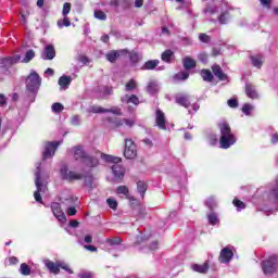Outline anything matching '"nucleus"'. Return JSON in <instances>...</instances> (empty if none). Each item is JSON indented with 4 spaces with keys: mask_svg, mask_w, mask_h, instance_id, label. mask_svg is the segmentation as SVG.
Returning a JSON list of instances; mask_svg holds the SVG:
<instances>
[{
    "mask_svg": "<svg viewBox=\"0 0 278 278\" xmlns=\"http://www.w3.org/2000/svg\"><path fill=\"white\" fill-rule=\"evenodd\" d=\"M261 266L264 275H275L278 266L277 255L269 256L267 260L262 262Z\"/></svg>",
    "mask_w": 278,
    "mask_h": 278,
    "instance_id": "f03ea898",
    "label": "nucleus"
},
{
    "mask_svg": "<svg viewBox=\"0 0 278 278\" xmlns=\"http://www.w3.org/2000/svg\"><path fill=\"white\" fill-rule=\"evenodd\" d=\"M83 163H85L89 168H97V166H99V159L87 155V157H85V161H83Z\"/></svg>",
    "mask_w": 278,
    "mask_h": 278,
    "instance_id": "393cba45",
    "label": "nucleus"
},
{
    "mask_svg": "<svg viewBox=\"0 0 278 278\" xmlns=\"http://www.w3.org/2000/svg\"><path fill=\"white\" fill-rule=\"evenodd\" d=\"M35 176H36L35 186L37 188V190L34 192L35 201H37V203H42V195H40V192H42V178H41L39 167L37 168Z\"/></svg>",
    "mask_w": 278,
    "mask_h": 278,
    "instance_id": "423d86ee",
    "label": "nucleus"
},
{
    "mask_svg": "<svg viewBox=\"0 0 278 278\" xmlns=\"http://www.w3.org/2000/svg\"><path fill=\"white\" fill-rule=\"evenodd\" d=\"M271 194L278 201V178L276 179L275 187L271 189Z\"/></svg>",
    "mask_w": 278,
    "mask_h": 278,
    "instance_id": "5fc2aeb1",
    "label": "nucleus"
},
{
    "mask_svg": "<svg viewBox=\"0 0 278 278\" xmlns=\"http://www.w3.org/2000/svg\"><path fill=\"white\" fill-rule=\"evenodd\" d=\"M124 157H126V160H136V157H138V147L136 142L129 138L125 140Z\"/></svg>",
    "mask_w": 278,
    "mask_h": 278,
    "instance_id": "20e7f679",
    "label": "nucleus"
},
{
    "mask_svg": "<svg viewBox=\"0 0 278 278\" xmlns=\"http://www.w3.org/2000/svg\"><path fill=\"white\" fill-rule=\"evenodd\" d=\"M77 203H79V199L75 195L65 199V205H77Z\"/></svg>",
    "mask_w": 278,
    "mask_h": 278,
    "instance_id": "a19ab883",
    "label": "nucleus"
},
{
    "mask_svg": "<svg viewBox=\"0 0 278 278\" xmlns=\"http://www.w3.org/2000/svg\"><path fill=\"white\" fill-rule=\"evenodd\" d=\"M52 214L60 223H66V215L62 211V205L59 202H53L51 204Z\"/></svg>",
    "mask_w": 278,
    "mask_h": 278,
    "instance_id": "1a4fd4ad",
    "label": "nucleus"
},
{
    "mask_svg": "<svg viewBox=\"0 0 278 278\" xmlns=\"http://www.w3.org/2000/svg\"><path fill=\"white\" fill-rule=\"evenodd\" d=\"M155 123L159 129H166V115L160 109L156 110L155 113Z\"/></svg>",
    "mask_w": 278,
    "mask_h": 278,
    "instance_id": "9b49d317",
    "label": "nucleus"
},
{
    "mask_svg": "<svg viewBox=\"0 0 278 278\" xmlns=\"http://www.w3.org/2000/svg\"><path fill=\"white\" fill-rule=\"evenodd\" d=\"M123 103H131L132 105H140V98L136 94H125L124 98H122Z\"/></svg>",
    "mask_w": 278,
    "mask_h": 278,
    "instance_id": "6ab92c4d",
    "label": "nucleus"
},
{
    "mask_svg": "<svg viewBox=\"0 0 278 278\" xmlns=\"http://www.w3.org/2000/svg\"><path fill=\"white\" fill-rule=\"evenodd\" d=\"M64 177L67 181H79L80 179H84V175L75 172H68Z\"/></svg>",
    "mask_w": 278,
    "mask_h": 278,
    "instance_id": "bb28decb",
    "label": "nucleus"
},
{
    "mask_svg": "<svg viewBox=\"0 0 278 278\" xmlns=\"http://www.w3.org/2000/svg\"><path fill=\"white\" fill-rule=\"evenodd\" d=\"M261 5H263L266 10H270L273 5V0H258Z\"/></svg>",
    "mask_w": 278,
    "mask_h": 278,
    "instance_id": "603ef678",
    "label": "nucleus"
},
{
    "mask_svg": "<svg viewBox=\"0 0 278 278\" xmlns=\"http://www.w3.org/2000/svg\"><path fill=\"white\" fill-rule=\"evenodd\" d=\"M40 84H42V79H40V75L36 72H31L26 78V88L29 92H36L40 88Z\"/></svg>",
    "mask_w": 278,
    "mask_h": 278,
    "instance_id": "7ed1b4c3",
    "label": "nucleus"
},
{
    "mask_svg": "<svg viewBox=\"0 0 278 278\" xmlns=\"http://www.w3.org/2000/svg\"><path fill=\"white\" fill-rule=\"evenodd\" d=\"M59 266L60 268H62V270L68 273V275H73V269H71V266H68V264L59 261Z\"/></svg>",
    "mask_w": 278,
    "mask_h": 278,
    "instance_id": "49530a36",
    "label": "nucleus"
},
{
    "mask_svg": "<svg viewBox=\"0 0 278 278\" xmlns=\"http://www.w3.org/2000/svg\"><path fill=\"white\" fill-rule=\"evenodd\" d=\"M212 72L215 75V77L219 79V81H227V79H229V76L225 74V72L223 71V67H220V65L218 64H215L212 66Z\"/></svg>",
    "mask_w": 278,
    "mask_h": 278,
    "instance_id": "f8f14e48",
    "label": "nucleus"
},
{
    "mask_svg": "<svg viewBox=\"0 0 278 278\" xmlns=\"http://www.w3.org/2000/svg\"><path fill=\"white\" fill-rule=\"evenodd\" d=\"M113 93H114V89L112 87H105L104 94H113Z\"/></svg>",
    "mask_w": 278,
    "mask_h": 278,
    "instance_id": "338daca9",
    "label": "nucleus"
},
{
    "mask_svg": "<svg viewBox=\"0 0 278 278\" xmlns=\"http://www.w3.org/2000/svg\"><path fill=\"white\" fill-rule=\"evenodd\" d=\"M245 94L249 97V99H257L258 97L257 90L252 84H245Z\"/></svg>",
    "mask_w": 278,
    "mask_h": 278,
    "instance_id": "412c9836",
    "label": "nucleus"
},
{
    "mask_svg": "<svg viewBox=\"0 0 278 278\" xmlns=\"http://www.w3.org/2000/svg\"><path fill=\"white\" fill-rule=\"evenodd\" d=\"M64 110V105L60 102H55L52 104V112H54L55 114H60L61 112H63Z\"/></svg>",
    "mask_w": 278,
    "mask_h": 278,
    "instance_id": "ea45409f",
    "label": "nucleus"
},
{
    "mask_svg": "<svg viewBox=\"0 0 278 278\" xmlns=\"http://www.w3.org/2000/svg\"><path fill=\"white\" fill-rule=\"evenodd\" d=\"M227 103H228L229 108H238L237 99H229Z\"/></svg>",
    "mask_w": 278,
    "mask_h": 278,
    "instance_id": "4d7b16f0",
    "label": "nucleus"
},
{
    "mask_svg": "<svg viewBox=\"0 0 278 278\" xmlns=\"http://www.w3.org/2000/svg\"><path fill=\"white\" fill-rule=\"evenodd\" d=\"M79 62H81L83 64H88V62H89L88 56H86V55L79 56Z\"/></svg>",
    "mask_w": 278,
    "mask_h": 278,
    "instance_id": "69168bd1",
    "label": "nucleus"
},
{
    "mask_svg": "<svg viewBox=\"0 0 278 278\" xmlns=\"http://www.w3.org/2000/svg\"><path fill=\"white\" fill-rule=\"evenodd\" d=\"M250 60L252 62V65L255 66V68H262L264 64V55L262 54L251 55Z\"/></svg>",
    "mask_w": 278,
    "mask_h": 278,
    "instance_id": "aec40b11",
    "label": "nucleus"
},
{
    "mask_svg": "<svg viewBox=\"0 0 278 278\" xmlns=\"http://www.w3.org/2000/svg\"><path fill=\"white\" fill-rule=\"evenodd\" d=\"M204 14H211L214 15L216 14V9L212 8V5H207L204 10H203Z\"/></svg>",
    "mask_w": 278,
    "mask_h": 278,
    "instance_id": "864d4df0",
    "label": "nucleus"
},
{
    "mask_svg": "<svg viewBox=\"0 0 278 278\" xmlns=\"http://www.w3.org/2000/svg\"><path fill=\"white\" fill-rule=\"evenodd\" d=\"M111 168L115 179L123 180V177H125V167L116 163V164H113Z\"/></svg>",
    "mask_w": 278,
    "mask_h": 278,
    "instance_id": "ddd939ff",
    "label": "nucleus"
},
{
    "mask_svg": "<svg viewBox=\"0 0 278 278\" xmlns=\"http://www.w3.org/2000/svg\"><path fill=\"white\" fill-rule=\"evenodd\" d=\"M159 64H160V60L147 61L141 67V71H154V68H157Z\"/></svg>",
    "mask_w": 278,
    "mask_h": 278,
    "instance_id": "b1692460",
    "label": "nucleus"
},
{
    "mask_svg": "<svg viewBox=\"0 0 278 278\" xmlns=\"http://www.w3.org/2000/svg\"><path fill=\"white\" fill-rule=\"evenodd\" d=\"M148 188L149 187H148L147 182H144L142 180H139L137 182V190H138L139 194H140L141 199H144V194H146Z\"/></svg>",
    "mask_w": 278,
    "mask_h": 278,
    "instance_id": "c756f323",
    "label": "nucleus"
},
{
    "mask_svg": "<svg viewBox=\"0 0 278 278\" xmlns=\"http://www.w3.org/2000/svg\"><path fill=\"white\" fill-rule=\"evenodd\" d=\"M117 194H125L128 201H136V198L129 195V188L127 186H118L116 189Z\"/></svg>",
    "mask_w": 278,
    "mask_h": 278,
    "instance_id": "a878e982",
    "label": "nucleus"
},
{
    "mask_svg": "<svg viewBox=\"0 0 278 278\" xmlns=\"http://www.w3.org/2000/svg\"><path fill=\"white\" fill-rule=\"evenodd\" d=\"M33 58H36V52L34 50L26 51L24 62L28 63L31 62Z\"/></svg>",
    "mask_w": 278,
    "mask_h": 278,
    "instance_id": "37998d69",
    "label": "nucleus"
},
{
    "mask_svg": "<svg viewBox=\"0 0 278 278\" xmlns=\"http://www.w3.org/2000/svg\"><path fill=\"white\" fill-rule=\"evenodd\" d=\"M175 101L178 105H181V108H190V98L186 94H178L175 98Z\"/></svg>",
    "mask_w": 278,
    "mask_h": 278,
    "instance_id": "4468645a",
    "label": "nucleus"
},
{
    "mask_svg": "<svg viewBox=\"0 0 278 278\" xmlns=\"http://www.w3.org/2000/svg\"><path fill=\"white\" fill-rule=\"evenodd\" d=\"M0 64L4 68H10V66H13V64H14V58H12V56L3 58V59H1Z\"/></svg>",
    "mask_w": 278,
    "mask_h": 278,
    "instance_id": "473e14b6",
    "label": "nucleus"
},
{
    "mask_svg": "<svg viewBox=\"0 0 278 278\" xmlns=\"http://www.w3.org/2000/svg\"><path fill=\"white\" fill-rule=\"evenodd\" d=\"M232 205H235V207H238V210H244V207H247L244 202H242L241 200H238V199H235L232 201Z\"/></svg>",
    "mask_w": 278,
    "mask_h": 278,
    "instance_id": "de8ad7c7",
    "label": "nucleus"
},
{
    "mask_svg": "<svg viewBox=\"0 0 278 278\" xmlns=\"http://www.w3.org/2000/svg\"><path fill=\"white\" fill-rule=\"evenodd\" d=\"M75 214H77V208H75V206H70L67 208V215L68 216H75Z\"/></svg>",
    "mask_w": 278,
    "mask_h": 278,
    "instance_id": "13d9d810",
    "label": "nucleus"
},
{
    "mask_svg": "<svg viewBox=\"0 0 278 278\" xmlns=\"http://www.w3.org/2000/svg\"><path fill=\"white\" fill-rule=\"evenodd\" d=\"M46 267L52 275H60V261L53 263V261L46 262Z\"/></svg>",
    "mask_w": 278,
    "mask_h": 278,
    "instance_id": "dca6fc26",
    "label": "nucleus"
},
{
    "mask_svg": "<svg viewBox=\"0 0 278 278\" xmlns=\"http://www.w3.org/2000/svg\"><path fill=\"white\" fill-rule=\"evenodd\" d=\"M94 17L98 18V21H106L108 20V15L105 14V12H103L101 10L94 11Z\"/></svg>",
    "mask_w": 278,
    "mask_h": 278,
    "instance_id": "79ce46f5",
    "label": "nucleus"
},
{
    "mask_svg": "<svg viewBox=\"0 0 278 278\" xmlns=\"http://www.w3.org/2000/svg\"><path fill=\"white\" fill-rule=\"evenodd\" d=\"M123 242V239L121 237H114L111 239H106V244H110V247H116Z\"/></svg>",
    "mask_w": 278,
    "mask_h": 278,
    "instance_id": "58836bf2",
    "label": "nucleus"
},
{
    "mask_svg": "<svg viewBox=\"0 0 278 278\" xmlns=\"http://www.w3.org/2000/svg\"><path fill=\"white\" fill-rule=\"evenodd\" d=\"M159 244L160 243L157 241H153L150 245L151 251H157Z\"/></svg>",
    "mask_w": 278,
    "mask_h": 278,
    "instance_id": "0e129e2a",
    "label": "nucleus"
},
{
    "mask_svg": "<svg viewBox=\"0 0 278 278\" xmlns=\"http://www.w3.org/2000/svg\"><path fill=\"white\" fill-rule=\"evenodd\" d=\"M55 58V47L53 45H48L43 50V60H53Z\"/></svg>",
    "mask_w": 278,
    "mask_h": 278,
    "instance_id": "f3484780",
    "label": "nucleus"
},
{
    "mask_svg": "<svg viewBox=\"0 0 278 278\" xmlns=\"http://www.w3.org/2000/svg\"><path fill=\"white\" fill-rule=\"evenodd\" d=\"M58 27L62 29V27H71V20L68 18V15L64 16L63 20L58 21Z\"/></svg>",
    "mask_w": 278,
    "mask_h": 278,
    "instance_id": "4c0bfd02",
    "label": "nucleus"
},
{
    "mask_svg": "<svg viewBox=\"0 0 278 278\" xmlns=\"http://www.w3.org/2000/svg\"><path fill=\"white\" fill-rule=\"evenodd\" d=\"M70 227H73V229H77V227H79V222H77L75 219H71Z\"/></svg>",
    "mask_w": 278,
    "mask_h": 278,
    "instance_id": "052dcab7",
    "label": "nucleus"
},
{
    "mask_svg": "<svg viewBox=\"0 0 278 278\" xmlns=\"http://www.w3.org/2000/svg\"><path fill=\"white\" fill-rule=\"evenodd\" d=\"M90 112H92V114H115L116 116H122L123 114L118 108L103 109L97 105L91 106Z\"/></svg>",
    "mask_w": 278,
    "mask_h": 278,
    "instance_id": "0eeeda50",
    "label": "nucleus"
},
{
    "mask_svg": "<svg viewBox=\"0 0 278 278\" xmlns=\"http://www.w3.org/2000/svg\"><path fill=\"white\" fill-rule=\"evenodd\" d=\"M271 142H273V144H277V142H278V134H274L273 135Z\"/></svg>",
    "mask_w": 278,
    "mask_h": 278,
    "instance_id": "774afa93",
    "label": "nucleus"
},
{
    "mask_svg": "<svg viewBox=\"0 0 278 278\" xmlns=\"http://www.w3.org/2000/svg\"><path fill=\"white\" fill-rule=\"evenodd\" d=\"M5 103H8L5 94L0 93V108H3V105H5Z\"/></svg>",
    "mask_w": 278,
    "mask_h": 278,
    "instance_id": "bf43d9fd",
    "label": "nucleus"
},
{
    "mask_svg": "<svg viewBox=\"0 0 278 278\" xmlns=\"http://www.w3.org/2000/svg\"><path fill=\"white\" fill-rule=\"evenodd\" d=\"M106 203H108L109 207H111V210H117V207H118V202H116V200H114V199H108Z\"/></svg>",
    "mask_w": 278,
    "mask_h": 278,
    "instance_id": "3c124183",
    "label": "nucleus"
},
{
    "mask_svg": "<svg viewBox=\"0 0 278 278\" xmlns=\"http://www.w3.org/2000/svg\"><path fill=\"white\" fill-rule=\"evenodd\" d=\"M207 219L210 225H216L218 223V216L216 215V213L208 214Z\"/></svg>",
    "mask_w": 278,
    "mask_h": 278,
    "instance_id": "c03bdc74",
    "label": "nucleus"
},
{
    "mask_svg": "<svg viewBox=\"0 0 278 278\" xmlns=\"http://www.w3.org/2000/svg\"><path fill=\"white\" fill-rule=\"evenodd\" d=\"M182 65L185 71H191V68H197V61L190 56H185L182 59Z\"/></svg>",
    "mask_w": 278,
    "mask_h": 278,
    "instance_id": "a211bd4d",
    "label": "nucleus"
},
{
    "mask_svg": "<svg viewBox=\"0 0 278 278\" xmlns=\"http://www.w3.org/2000/svg\"><path fill=\"white\" fill-rule=\"evenodd\" d=\"M188 77H190V73L188 72H179L177 74H175L174 79H177L178 81H186V79H188Z\"/></svg>",
    "mask_w": 278,
    "mask_h": 278,
    "instance_id": "e433bc0d",
    "label": "nucleus"
},
{
    "mask_svg": "<svg viewBox=\"0 0 278 278\" xmlns=\"http://www.w3.org/2000/svg\"><path fill=\"white\" fill-rule=\"evenodd\" d=\"M138 88V81L136 79H129L125 85V92H131Z\"/></svg>",
    "mask_w": 278,
    "mask_h": 278,
    "instance_id": "7c9ffc66",
    "label": "nucleus"
},
{
    "mask_svg": "<svg viewBox=\"0 0 278 278\" xmlns=\"http://www.w3.org/2000/svg\"><path fill=\"white\" fill-rule=\"evenodd\" d=\"M231 260H233V251L228 247L223 248L219 252L218 262L220 264H229Z\"/></svg>",
    "mask_w": 278,
    "mask_h": 278,
    "instance_id": "9d476101",
    "label": "nucleus"
},
{
    "mask_svg": "<svg viewBox=\"0 0 278 278\" xmlns=\"http://www.w3.org/2000/svg\"><path fill=\"white\" fill-rule=\"evenodd\" d=\"M59 147H60V142L48 141L45 146V151L42 153V160H51V157H53V155H55V152L58 151Z\"/></svg>",
    "mask_w": 278,
    "mask_h": 278,
    "instance_id": "39448f33",
    "label": "nucleus"
},
{
    "mask_svg": "<svg viewBox=\"0 0 278 278\" xmlns=\"http://www.w3.org/2000/svg\"><path fill=\"white\" fill-rule=\"evenodd\" d=\"M124 125H127V127H134L135 122L134 119L124 118Z\"/></svg>",
    "mask_w": 278,
    "mask_h": 278,
    "instance_id": "680f3d73",
    "label": "nucleus"
},
{
    "mask_svg": "<svg viewBox=\"0 0 278 278\" xmlns=\"http://www.w3.org/2000/svg\"><path fill=\"white\" fill-rule=\"evenodd\" d=\"M71 81H73L71 76L63 75L59 78V86L61 88H68L71 86Z\"/></svg>",
    "mask_w": 278,
    "mask_h": 278,
    "instance_id": "c85d7f7f",
    "label": "nucleus"
},
{
    "mask_svg": "<svg viewBox=\"0 0 278 278\" xmlns=\"http://www.w3.org/2000/svg\"><path fill=\"white\" fill-rule=\"evenodd\" d=\"M199 40L201 42H204L205 45H207V43H210V40H212V38L207 34H200L199 35Z\"/></svg>",
    "mask_w": 278,
    "mask_h": 278,
    "instance_id": "8fccbe9b",
    "label": "nucleus"
},
{
    "mask_svg": "<svg viewBox=\"0 0 278 278\" xmlns=\"http://www.w3.org/2000/svg\"><path fill=\"white\" fill-rule=\"evenodd\" d=\"M20 273L21 275H24L25 277L31 275V268L29 267V265H27V263H22L20 266Z\"/></svg>",
    "mask_w": 278,
    "mask_h": 278,
    "instance_id": "72a5a7b5",
    "label": "nucleus"
},
{
    "mask_svg": "<svg viewBox=\"0 0 278 278\" xmlns=\"http://www.w3.org/2000/svg\"><path fill=\"white\" fill-rule=\"evenodd\" d=\"M201 77L204 81H214V75L210 70H202Z\"/></svg>",
    "mask_w": 278,
    "mask_h": 278,
    "instance_id": "2f4dec72",
    "label": "nucleus"
},
{
    "mask_svg": "<svg viewBox=\"0 0 278 278\" xmlns=\"http://www.w3.org/2000/svg\"><path fill=\"white\" fill-rule=\"evenodd\" d=\"M129 53V50L122 49V50H111L105 54L108 62L111 64H115L116 60L121 58V55H126Z\"/></svg>",
    "mask_w": 278,
    "mask_h": 278,
    "instance_id": "6e6552de",
    "label": "nucleus"
},
{
    "mask_svg": "<svg viewBox=\"0 0 278 278\" xmlns=\"http://www.w3.org/2000/svg\"><path fill=\"white\" fill-rule=\"evenodd\" d=\"M219 144L222 149H229L232 144H236V136L231 134V126L228 123L219 124Z\"/></svg>",
    "mask_w": 278,
    "mask_h": 278,
    "instance_id": "f257e3e1",
    "label": "nucleus"
},
{
    "mask_svg": "<svg viewBox=\"0 0 278 278\" xmlns=\"http://www.w3.org/2000/svg\"><path fill=\"white\" fill-rule=\"evenodd\" d=\"M102 160H104V162L109 163V164H121V162H123V159L118 157V156H114V155H110V154H101Z\"/></svg>",
    "mask_w": 278,
    "mask_h": 278,
    "instance_id": "5701e85b",
    "label": "nucleus"
},
{
    "mask_svg": "<svg viewBox=\"0 0 278 278\" xmlns=\"http://www.w3.org/2000/svg\"><path fill=\"white\" fill-rule=\"evenodd\" d=\"M71 8H72L71 2H65L63 4V11H62L63 16H68V14H71Z\"/></svg>",
    "mask_w": 278,
    "mask_h": 278,
    "instance_id": "a18cd8bd",
    "label": "nucleus"
},
{
    "mask_svg": "<svg viewBox=\"0 0 278 278\" xmlns=\"http://www.w3.org/2000/svg\"><path fill=\"white\" fill-rule=\"evenodd\" d=\"M230 14L229 11H225L223 12L219 16H218V21L220 25H227V21H229Z\"/></svg>",
    "mask_w": 278,
    "mask_h": 278,
    "instance_id": "c9c22d12",
    "label": "nucleus"
},
{
    "mask_svg": "<svg viewBox=\"0 0 278 278\" xmlns=\"http://www.w3.org/2000/svg\"><path fill=\"white\" fill-rule=\"evenodd\" d=\"M129 56V60L131 62V64H138V62H140V56L138 55V52L136 51H131L126 54Z\"/></svg>",
    "mask_w": 278,
    "mask_h": 278,
    "instance_id": "f704fd0d",
    "label": "nucleus"
},
{
    "mask_svg": "<svg viewBox=\"0 0 278 278\" xmlns=\"http://www.w3.org/2000/svg\"><path fill=\"white\" fill-rule=\"evenodd\" d=\"M192 270H194V273H200L202 275H205V273H207V270H210V263L206 261L202 265L194 264V265H192Z\"/></svg>",
    "mask_w": 278,
    "mask_h": 278,
    "instance_id": "4be33fe9",
    "label": "nucleus"
},
{
    "mask_svg": "<svg viewBox=\"0 0 278 278\" xmlns=\"http://www.w3.org/2000/svg\"><path fill=\"white\" fill-rule=\"evenodd\" d=\"M74 151V159L77 160H81L83 162L86 160L87 157V153L86 151H84V148L81 146H76L73 148Z\"/></svg>",
    "mask_w": 278,
    "mask_h": 278,
    "instance_id": "2eb2a0df",
    "label": "nucleus"
},
{
    "mask_svg": "<svg viewBox=\"0 0 278 278\" xmlns=\"http://www.w3.org/2000/svg\"><path fill=\"white\" fill-rule=\"evenodd\" d=\"M9 264L10 266H16V264H18V258L16 256L9 257Z\"/></svg>",
    "mask_w": 278,
    "mask_h": 278,
    "instance_id": "6e6d98bb",
    "label": "nucleus"
},
{
    "mask_svg": "<svg viewBox=\"0 0 278 278\" xmlns=\"http://www.w3.org/2000/svg\"><path fill=\"white\" fill-rule=\"evenodd\" d=\"M252 110H253V106L251 104H249V103H245L242 106V112H243V114H245V116H250Z\"/></svg>",
    "mask_w": 278,
    "mask_h": 278,
    "instance_id": "09e8293b",
    "label": "nucleus"
},
{
    "mask_svg": "<svg viewBox=\"0 0 278 278\" xmlns=\"http://www.w3.org/2000/svg\"><path fill=\"white\" fill-rule=\"evenodd\" d=\"M175 55V52L173 50L167 49L161 54V60L163 62H166L167 64H170L173 62V56Z\"/></svg>",
    "mask_w": 278,
    "mask_h": 278,
    "instance_id": "cd10ccee",
    "label": "nucleus"
},
{
    "mask_svg": "<svg viewBox=\"0 0 278 278\" xmlns=\"http://www.w3.org/2000/svg\"><path fill=\"white\" fill-rule=\"evenodd\" d=\"M85 249H87V251H91V253H97V247L94 245H85Z\"/></svg>",
    "mask_w": 278,
    "mask_h": 278,
    "instance_id": "e2e57ef3",
    "label": "nucleus"
}]
</instances>
